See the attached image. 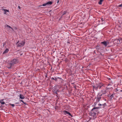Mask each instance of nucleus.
<instances>
[{
    "label": "nucleus",
    "mask_w": 122,
    "mask_h": 122,
    "mask_svg": "<svg viewBox=\"0 0 122 122\" xmlns=\"http://www.w3.org/2000/svg\"><path fill=\"white\" fill-rule=\"evenodd\" d=\"M17 62V60L16 59L13 60L8 63L7 67L9 69H11L12 66H13L14 64H16Z\"/></svg>",
    "instance_id": "nucleus-1"
},
{
    "label": "nucleus",
    "mask_w": 122,
    "mask_h": 122,
    "mask_svg": "<svg viewBox=\"0 0 122 122\" xmlns=\"http://www.w3.org/2000/svg\"><path fill=\"white\" fill-rule=\"evenodd\" d=\"M97 88L99 89L102 88V89L101 90L102 93L103 94H105L106 93V88L103 86V84L102 83H100L99 85L97 86Z\"/></svg>",
    "instance_id": "nucleus-2"
},
{
    "label": "nucleus",
    "mask_w": 122,
    "mask_h": 122,
    "mask_svg": "<svg viewBox=\"0 0 122 122\" xmlns=\"http://www.w3.org/2000/svg\"><path fill=\"white\" fill-rule=\"evenodd\" d=\"M25 41H18L17 43V46L19 47L23 46L25 44Z\"/></svg>",
    "instance_id": "nucleus-3"
},
{
    "label": "nucleus",
    "mask_w": 122,
    "mask_h": 122,
    "mask_svg": "<svg viewBox=\"0 0 122 122\" xmlns=\"http://www.w3.org/2000/svg\"><path fill=\"white\" fill-rule=\"evenodd\" d=\"M52 3V2L51 1H49L47 3H45L42 4V6H49L51 5Z\"/></svg>",
    "instance_id": "nucleus-4"
},
{
    "label": "nucleus",
    "mask_w": 122,
    "mask_h": 122,
    "mask_svg": "<svg viewBox=\"0 0 122 122\" xmlns=\"http://www.w3.org/2000/svg\"><path fill=\"white\" fill-rule=\"evenodd\" d=\"M101 43L103 44L105 47H106L109 44V43L108 41H104L101 42Z\"/></svg>",
    "instance_id": "nucleus-5"
},
{
    "label": "nucleus",
    "mask_w": 122,
    "mask_h": 122,
    "mask_svg": "<svg viewBox=\"0 0 122 122\" xmlns=\"http://www.w3.org/2000/svg\"><path fill=\"white\" fill-rule=\"evenodd\" d=\"M95 112H94L92 111L91 112V116H92L93 117H95L96 115V112H97V111H95Z\"/></svg>",
    "instance_id": "nucleus-6"
},
{
    "label": "nucleus",
    "mask_w": 122,
    "mask_h": 122,
    "mask_svg": "<svg viewBox=\"0 0 122 122\" xmlns=\"http://www.w3.org/2000/svg\"><path fill=\"white\" fill-rule=\"evenodd\" d=\"M101 99V97L98 96V95L97 96V99L96 100V102L98 103L99 102Z\"/></svg>",
    "instance_id": "nucleus-7"
},
{
    "label": "nucleus",
    "mask_w": 122,
    "mask_h": 122,
    "mask_svg": "<svg viewBox=\"0 0 122 122\" xmlns=\"http://www.w3.org/2000/svg\"><path fill=\"white\" fill-rule=\"evenodd\" d=\"M117 44H119L121 43L122 41V38H120L117 40Z\"/></svg>",
    "instance_id": "nucleus-8"
},
{
    "label": "nucleus",
    "mask_w": 122,
    "mask_h": 122,
    "mask_svg": "<svg viewBox=\"0 0 122 122\" xmlns=\"http://www.w3.org/2000/svg\"><path fill=\"white\" fill-rule=\"evenodd\" d=\"M19 96L20 97V98L21 99H25V97L22 94H20L19 95Z\"/></svg>",
    "instance_id": "nucleus-9"
},
{
    "label": "nucleus",
    "mask_w": 122,
    "mask_h": 122,
    "mask_svg": "<svg viewBox=\"0 0 122 122\" xmlns=\"http://www.w3.org/2000/svg\"><path fill=\"white\" fill-rule=\"evenodd\" d=\"M63 112L65 114H67L70 116H71V113H70L66 111V110L64 111H63Z\"/></svg>",
    "instance_id": "nucleus-10"
},
{
    "label": "nucleus",
    "mask_w": 122,
    "mask_h": 122,
    "mask_svg": "<svg viewBox=\"0 0 122 122\" xmlns=\"http://www.w3.org/2000/svg\"><path fill=\"white\" fill-rule=\"evenodd\" d=\"M9 51V49L8 48H6L5 50L4 51L3 53V54H4L5 53H7Z\"/></svg>",
    "instance_id": "nucleus-11"
},
{
    "label": "nucleus",
    "mask_w": 122,
    "mask_h": 122,
    "mask_svg": "<svg viewBox=\"0 0 122 122\" xmlns=\"http://www.w3.org/2000/svg\"><path fill=\"white\" fill-rule=\"evenodd\" d=\"M4 11L5 12L4 13V14H6V13L7 12H8L9 11L8 10H7L6 9H3Z\"/></svg>",
    "instance_id": "nucleus-12"
},
{
    "label": "nucleus",
    "mask_w": 122,
    "mask_h": 122,
    "mask_svg": "<svg viewBox=\"0 0 122 122\" xmlns=\"http://www.w3.org/2000/svg\"><path fill=\"white\" fill-rule=\"evenodd\" d=\"M99 107H95L92 110V111H93L94 110H97L98 109Z\"/></svg>",
    "instance_id": "nucleus-13"
},
{
    "label": "nucleus",
    "mask_w": 122,
    "mask_h": 122,
    "mask_svg": "<svg viewBox=\"0 0 122 122\" xmlns=\"http://www.w3.org/2000/svg\"><path fill=\"white\" fill-rule=\"evenodd\" d=\"M51 79H52L55 80L56 81H57V78L56 77L55 78L52 77L51 78Z\"/></svg>",
    "instance_id": "nucleus-14"
},
{
    "label": "nucleus",
    "mask_w": 122,
    "mask_h": 122,
    "mask_svg": "<svg viewBox=\"0 0 122 122\" xmlns=\"http://www.w3.org/2000/svg\"><path fill=\"white\" fill-rule=\"evenodd\" d=\"M103 0H100L98 2V3L100 5L102 4V2Z\"/></svg>",
    "instance_id": "nucleus-15"
},
{
    "label": "nucleus",
    "mask_w": 122,
    "mask_h": 122,
    "mask_svg": "<svg viewBox=\"0 0 122 122\" xmlns=\"http://www.w3.org/2000/svg\"><path fill=\"white\" fill-rule=\"evenodd\" d=\"M3 100H1V102H0V103H1L2 105H3L5 104V102H3Z\"/></svg>",
    "instance_id": "nucleus-16"
},
{
    "label": "nucleus",
    "mask_w": 122,
    "mask_h": 122,
    "mask_svg": "<svg viewBox=\"0 0 122 122\" xmlns=\"http://www.w3.org/2000/svg\"><path fill=\"white\" fill-rule=\"evenodd\" d=\"M7 27H8V28H10L11 29H12V30H13V29L11 27V26H10V25H7Z\"/></svg>",
    "instance_id": "nucleus-17"
},
{
    "label": "nucleus",
    "mask_w": 122,
    "mask_h": 122,
    "mask_svg": "<svg viewBox=\"0 0 122 122\" xmlns=\"http://www.w3.org/2000/svg\"><path fill=\"white\" fill-rule=\"evenodd\" d=\"M106 105V103H105L103 104H102V107H104Z\"/></svg>",
    "instance_id": "nucleus-18"
},
{
    "label": "nucleus",
    "mask_w": 122,
    "mask_h": 122,
    "mask_svg": "<svg viewBox=\"0 0 122 122\" xmlns=\"http://www.w3.org/2000/svg\"><path fill=\"white\" fill-rule=\"evenodd\" d=\"M118 6L119 7H122V3L121 4L119 5Z\"/></svg>",
    "instance_id": "nucleus-19"
},
{
    "label": "nucleus",
    "mask_w": 122,
    "mask_h": 122,
    "mask_svg": "<svg viewBox=\"0 0 122 122\" xmlns=\"http://www.w3.org/2000/svg\"><path fill=\"white\" fill-rule=\"evenodd\" d=\"M101 21H102H102H103L104 20H105V19H103V18H101Z\"/></svg>",
    "instance_id": "nucleus-20"
},
{
    "label": "nucleus",
    "mask_w": 122,
    "mask_h": 122,
    "mask_svg": "<svg viewBox=\"0 0 122 122\" xmlns=\"http://www.w3.org/2000/svg\"><path fill=\"white\" fill-rule=\"evenodd\" d=\"M20 101L22 102L24 104H25V103L23 101V100H20Z\"/></svg>",
    "instance_id": "nucleus-21"
},
{
    "label": "nucleus",
    "mask_w": 122,
    "mask_h": 122,
    "mask_svg": "<svg viewBox=\"0 0 122 122\" xmlns=\"http://www.w3.org/2000/svg\"><path fill=\"white\" fill-rule=\"evenodd\" d=\"M53 92H54V93H55L56 94H57V92H54V89L53 90Z\"/></svg>",
    "instance_id": "nucleus-22"
},
{
    "label": "nucleus",
    "mask_w": 122,
    "mask_h": 122,
    "mask_svg": "<svg viewBox=\"0 0 122 122\" xmlns=\"http://www.w3.org/2000/svg\"><path fill=\"white\" fill-rule=\"evenodd\" d=\"M102 94H102H102H100L99 93V94H98V95H99L98 96H100V97H101V96H102Z\"/></svg>",
    "instance_id": "nucleus-23"
},
{
    "label": "nucleus",
    "mask_w": 122,
    "mask_h": 122,
    "mask_svg": "<svg viewBox=\"0 0 122 122\" xmlns=\"http://www.w3.org/2000/svg\"><path fill=\"white\" fill-rule=\"evenodd\" d=\"M11 105L13 107H14L15 106L14 104H11Z\"/></svg>",
    "instance_id": "nucleus-24"
},
{
    "label": "nucleus",
    "mask_w": 122,
    "mask_h": 122,
    "mask_svg": "<svg viewBox=\"0 0 122 122\" xmlns=\"http://www.w3.org/2000/svg\"><path fill=\"white\" fill-rule=\"evenodd\" d=\"M98 105H99V106H102V104H98Z\"/></svg>",
    "instance_id": "nucleus-25"
},
{
    "label": "nucleus",
    "mask_w": 122,
    "mask_h": 122,
    "mask_svg": "<svg viewBox=\"0 0 122 122\" xmlns=\"http://www.w3.org/2000/svg\"><path fill=\"white\" fill-rule=\"evenodd\" d=\"M56 1L57 2V3H58L59 2V0H56Z\"/></svg>",
    "instance_id": "nucleus-26"
},
{
    "label": "nucleus",
    "mask_w": 122,
    "mask_h": 122,
    "mask_svg": "<svg viewBox=\"0 0 122 122\" xmlns=\"http://www.w3.org/2000/svg\"><path fill=\"white\" fill-rule=\"evenodd\" d=\"M57 79L58 78V79H62L60 78L59 77H57Z\"/></svg>",
    "instance_id": "nucleus-27"
},
{
    "label": "nucleus",
    "mask_w": 122,
    "mask_h": 122,
    "mask_svg": "<svg viewBox=\"0 0 122 122\" xmlns=\"http://www.w3.org/2000/svg\"><path fill=\"white\" fill-rule=\"evenodd\" d=\"M113 97V94H112V95H111V97Z\"/></svg>",
    "instance_id": "nucleus-28"
},
{
    "label": "nucleus",
    "mask_w": 122,
    "mask_h": 122,
    "mask_svg": "<svg viewBox=\"0 0 122 122\" xmlns=\"http://www.w3.org/2000/svg\"><path fill=\"white\" fill-rule=\"evenodd\" d=\"M3 46H4V45H5V44L4 43H3Z\"/></svg>",
    "instance_id": "nucleus-29"
},
{
    "label": "nucleus",
    "mask_w": 122,
    "mask_h": 122,
    "mask_svg": "<svg viewBox=\"0 0 122 122\" xmlns=\"http://www.w3.org/2000/svg\"><path fill=\"white\" fill-rule=\"evenodd\" d=\"M105 23V22H104L102 23V24H104Z\"/></svg>",
    "instance_id": "nucleus-30"
},
{
    "label": "nucleus",
    "mask_w": 122,
    "mask_h": 122,
    "mask_svg": "<svg viewBox=\"0 0 122 122\" xmlns=\"http://www.w3.org/2000/svg\"><path fill=\"white\" fill-rule=\"evenodd\" d=\"M18 7L19 9H20V7L19 6H18Z\"/></svg>",
    "instance_id": "nucleus-31"
},
{
    "label": "nucleus",
    "mask_w": 122,
    "mask_h": 122,
    "mask_svg": "<svg viewBox=\"0 0 122 122\" xmlns=\"http://www.w3.org/2000/svg\"><path fill=\"white\" fill-rule=\"evenodd\" d=\"M118 91V90L117 89L116 90V92H117V91Z\"/></svg>",
    "instance_id": "nucleus-32"
},
{
    "label": "nucleus",
    "mask_w": 122,
    "mask_h": 122,
    "mask_svg": "<svg viewBox=\"0 0 122 122\" xmlns=\"http://www.w3.org/2000/svg\"><path fill=\"white\" fill-rule=\"evenodd\" d=\"M108 79L109 80H110V78H108Z\"/></svg>",
    "instance_id": "nucleus-33"
}]
</instances>
